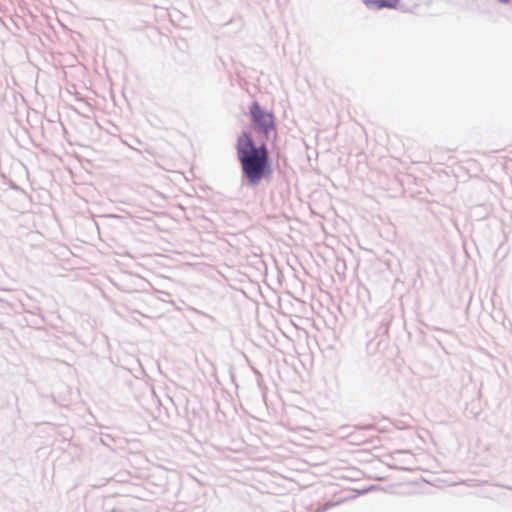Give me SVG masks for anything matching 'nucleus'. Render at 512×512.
<instances>
[{
	"label": "nucleus",
	"mask_w": 512,
	"mask_h": 512,
	"mask_svg": "<svg viewBox=\"0 0 512 512\" xmlns=\"http://www.w3.org/2000/svg\"><path fill=\"white\" fill-rule=\"evenodd\" d=\"M250 115L252 130L256 133L260 146L256 147L250 134L244 133L237 140V155L241 164L243 176L250 185H258L259 182L270 174L269 152L266 141L277 139L275 116L265 111L258 102L251 104Z\"/></svg>",
	"instance_id": "nucleus-1"
},
{
	"label": "nucleus",
	"mask_w": 512,
	"mask_h": 512,
	"mask_svg": "<svg viewBox=\"0 0 512 512\" xmlns=\"http://www.w3.org/2000/svg\"><path fill=\"white\" fill-rule=\"evenodd\" d=\"M373 2L376 4L378 8L392 7V5L387 3L385 0H374Z\"/></svg>",
	"instance_id": "nucleus-2"
},
{
	"label": "nucleus",
	"mask_w": 512,
	"mask_h": 512,
	"mask_svg": "<svg viewBox=\"0 0 512 512\" xmlns=\"http://www.w3.org/2000/svg\"><path fill=\"white\" fill-rule=\"evenodd\" d=\"M500 2H503V3H508L510 0H499Z\"/></svg>",
	"instance_id": "nucleus-3"
}]
</instances>
